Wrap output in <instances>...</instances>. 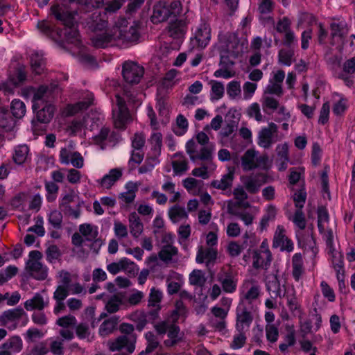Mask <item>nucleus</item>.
Instances as JSON below:
<instances>
[{
	"mask_svg": "<svg viewBox=\"0 0 355 355\" xmlns=\"http://www.w3.org/2000/svg\"><path fill=\"white\" fill-rule=\"evenodd\" d=\"M98 18L97 12L93 14ZM90 26L96 31L92 38V43L96 47H105L109 44H113L123 47H127L135 43L139 37L138 24L135 21L129 22L125 19L117 21L110 29H107V21L104 19H96Z\"/></svg>",
	"mask_w": 355,
	"mask_h": 355,
	"instance_id": "1",
	"label": "nucleus"
},
{
	"mask_svg": "<svg viewBox=\"0 0 355 355\" xmlns=\"http://www.w3.org/2000/svg\"><path fill=\"white\" fill-rule=\"evenodd\" d=\"M248 42L246 37L238 38L236 33L219 34L218 42L213 46L212 55H220V68L215 71L214 75L216 78L229 79L236 75V72L232 68L234 62L225 65L227 58H237L243 53L248 49Z\"/></svg>",
	"mask_w": 355,
	"mask_h": 355,
	"instance_id": "2",
	"label": "nucleus"
},
{
	"mask_svg": "<svg viewBox=\"0 0 355 355\" xmlns=\"http://www.w3.org/2000/svg\"><path fill=\"white\" fill-rule=\"evenodd\" d=\"M182 11L181 3L179 1L167 2L159 1L153 8L151 20L153 23H159L171 17L168 26L170 35L174 38L181 37L187 31V22L182 16H179Z\"/></svg>",
	"mask_w": 355,
	"mask_h": 355,
	"instance_id": "3",
	"label": "nucleus"
},
{
	"mask_svg": "<svg viewBox=\"0 0 355 355\" xmlns=\"http://www.w3.org/2000/svg\"><path fill=\"white\" fill-rule=\"evenodd\" d=\"M156 108L159 112L158 118H157L150 104L146 105V113L150 121V126L153 131L150 138V142L155 149L157 150L160 148L162 144V135L158 130L169 123L170 112L162 98H157Z\"/></svg>",
	"mask_w": 355,
	"mask_h": 355,
	"instance_id": "4",
	"label": "nucleus"
},
{
	"mask_svg": "<svg viewBox=\"0 0 355 355\" xmlns=\"http://www.w3.org/2000/svg\"><path fill=\"white\" fill-rule=\"evenodd\" d=\"M51 10L52 14L55 17V18L62 21L65 26L64 34L66 40L68 43L74 44L77 48L78 50L77 55L79 56L80 61L83 62H92L93 60V58L91 55L86 54L81 48V42L79 38L78 32L76 27L74 26V20L72 15L68 12H62V7L58 5L52 6ZM73 53L76 54V52L74 51Z\"/></svg>",
	"mask_w": 355,
	"mask_h": 355,
	"instance_id": "5",
	"label": "nucleus"
},
{
	"mask_svg": "<svg viewBox=\"0 0 355 355\" xmlns=\"http://www.w3.org/2000/svg\"><path fill=\"white\" fill-rule=\"evenodd\" d=\"M115 103L112 107V119L116 128L125 129L134 118L126 107V101L129 103L140 105L141 101L130 92H115Z\"/></svg>",
	"mask_w": 355,
	"mask_h": 355,
	"instance_id": "6",
	"label": "nucleus"
},
{
	"mask_svg": "<svg viewBox=\"0 0 355 355\" xmlns=\"http://www.w3.org/2000/svg\"><path fill=\"white\" fill-rule=\"evenodd\" d=\"M329 214L324 207H320L318 210V226L319 231L323 234L327 244V250L329 258L331 259L332 264L335 268H340L343 264V257L339 251L336 250L334 244V233L329 230Z\"/></svg>",
	"mask_w": 355,
	"mask_h": 355,
	"instance_id": "7",
	"label": "nucleus"
},
{
	"mask_svg": "<svg viewBox=\"0 0 355 355\" xmlns=\"http://www.w3.org/2000/svg\"><path fill=\"white\" fill-rule=\"evenodd\" d=\"M103 119V115L97 112H91L83 120H73L68 125L67 132L70 135L88 136L90 137L89 132L98 127L99 123Z\"/></svg>",
	"mask_w": 355,
	"mask_h": 355,
	"instance_id": "8",
	"label": "nucleus"
},
{
	"mask_svg": "<svg viewBox=\"0 0 355 355\" xmlns=\"http://www.w3.org/2000/svg\"><path fill=\"white\" fill-rule=\"evenodd\" d=\"M241 165L243 171H250L256 168L266 170L271 164L266 155H260L254 149H248L241 158Z\"/></svg>",
	"mask_w": 355,
	"mask_h": 355,
	"instance_id": "9",
	"label": "nucleus"
},
{
	"mask_svg": "<svg viewBox=\"0 0 355 355\" xmlns=\"http://www.w3.org/2000/svg\"><path fill=\"white\" fill-rule=\"evenodd\" d=\"M120 330L121 332L125 333V335L120 336L111 342L110 344V349L112 351H116L125 348L128 352L132 353L135 348V343L136 340L135 336L132 334L134 330L133 326L124 323L120 326Z\"/></svg>",
	"mask_w": 355,
	"mask_h": 355,
	"instance_id": "10",
	"label": "nucleus"
},
{
	"mask_svg": "<svg viewBox=\"0 0 355 355\" xmlns=\"http://www.w3.org/2000/svg\"><path fill=\"white\" fill-rule=\"evenodd\" d=\"M42 254L38 251H31L26 262V270L37 279H44L47 277V268L40 262Z\"/></svg>",
	"mask_w": 355,
	"mask_h": 355,
	"instance_id": "11",
	"label": "nucleus"
},
{
	"mask_svg": "<svg viewBox=\"0 0 355 355\" xmlns=\"http://www.w3.org/2000/svg\"><path fill=\"white\" fill-rule=\"evenodd\" d=\"M277 131L278 127L274 123L262 128L258 134L257 144L261 148H269L278 139Z\"/></svg>",
	"mask_w": 355,
	"mask_h": 355,
	"instance_id": "12",
	"label": "nucleus"
},
{
	"mask_svg": "<svg viewBox=\"0 0 355 355\" xmlns=\"http://www.w3.org/2000/svg\"><path fill=\"white\" fill-rule=\"evenodd\" d=\"M272 245L282 251L291 252L294 250V243L286 234V230L282 225H278L274 234Z\"/></svg>",
	"mask_w": 355,
	"mask_h": 355,
	"instance_id": "13",
	"label": "nucleus"
},
{
	"mask_svg": "<svg viewBox=\"0 0 355 355\" xmlns=\"http://www.w3.org/2000/svg\"><path fill=\"white\" fill-rule=\"evenodd\" d=\"M211 28L207 22L201 23L196 29L191 42L194 46L205 48L211 40Z\"/></svg>",
	"mask_w": 355,
	"mask_h": 355,
	"instance_id": "14",
	"label": "nucleus"
},
{
	"mask_svg": "<svg viewBox=\"0 0 355 355\" xmlns=\"http://www.w3.org/2000/svg\"><path fill=\"white\" fill-rule=\"evenodd\" d=\"M144 74V68L137 63L128 61L123 65L122 75L129 83H138Z\"/></svg>",
	"mask_w": 355,
	"mask_h": 355,
	"instance_id": "15",
	"label": "nucleus"
},
{
	"mask_svg": "<svg viewBox=\"0 0 355 355\" xmlns=\"http://www.w3.org/2000/svg\"><path fill=\"white\" fill-rule=\"evenodd\" d=\"M93 101V94L91 92H86L83 94L81 99L78 103L67 105L62 110V115L65 116L74 115L87 109Z\"/></svg>",
	"mask_w": 355,
	"mask_h": 355,
	"instance_id": "16",
	"label": "nucleus"
},
{
	"mask_svg": "<svg viewBox=\"0 0 355 355\" xmlns=\"http://www.w3.org/2000/svg\"><path fill=\"white\" fill-rule=\"evenodd\" d=\"M76 318L71 315H65L57 320L56 324L62 327L59 334L63 340H71L74 338L73 327L76 325Z\"/></svg>",
	"mask_w": 355,
	"mask_h": 355,
	"instance_id": "17",
	"label": "nucleus"
},
{
	"mask_svg": "<svg viewBox=\"0 0 355 355\" xmlns=\"http://www.w3.org/2000/svg\"><path fill=\"white\" fill-rule=\"evenodd\" d=\"M186 150L189 155L191 159H209L211 157L214 149H209L206 147H202L200 150L193 139L189 140L186 144Z\"/></svg>",
	"mask_w": 355,
	"mask_h": 355,
	"instance_id": "18",
	"label": "nucleus"
},
{
	"mask_svg": "<svg viewBox=\"0 0 355 355\" xmlns=\"http://www.w3.org/2000/svg\"><path fill=\"white\" fill-rule=\"evenodd\" d=\"M241 181L248 192L255 193L266 182V177L261 173L255 175H245L241 177Z\"/></svg>",
	"mask_w": 355,
	"mask_h": 355,
	"instance_id": "19",
	"label": "nucleus"
},
{
	"mask_svg": "<svg viewBox=\"0 0 355 355\" xmlns=\"http://www.w3.org/2000/svg\"><path fill=\"white\" fill-rule=\"evenodd\" d=\"M155 328L159 334H164L168 331V340H166V345H173L179 340V328L174 325H168L166 322L156 324Z\"/></svg>",
	"mask_w": 355,
	"mask_h": 355,
	"instance_id": "20",
	"label": "nucleus"
},
{
	"mask_svg": "<svg viewBox=\"0 0 355 355\" xmlns=\"http://www.w3.org/2000/svg\"><path fill=\"white\" fill-rule=\"evenodd\" d=\"M174 239V235L171 233H166L164 235V240L167 243L166 245H164L159 252V257L164 261H169L173 257L178 254L177 248L171 245Z\"/></svg>",
	"mask_w": 355,
	"mask_h": 355,
	"instance_id": "21",
	"label": "nucleus"
},
{
	"mask_svg": "<svg viewBox=\"0 0 355 355\" xmlns=\"http://www.w3.org/2000/svg\"><path fill=\"white\" fill-rule=\"evenodd\" d=\"M237 320L236 328L239 331H243L250 327L252 317L250 312L247 311L243 302H240L236 309Z\"/></svg>",
	"mask_w": 355,
	"mask_h": 355,
	"instance_id": "22",
	"label": "nucleus"
},
{
	"mask_svg": "<svg viewBox=\"0 0 355 355\" xmlns=\"http://www.w3.org/2000/svg\"><path fill=\"white\" fill-rule=\"evenodd\" d=\"M260 288L258 286L250 282H246L243 284L241 288V302L243 300L252 302L257 300L259 295Z\"/></svg>",
	"mask_w": 355,
	"mask_h": 355,
	"instance_id": "23",
	"label": "nucleus"
},
{
	"mask_svg": "<svg viewBox=\"0 0 355 355\" xmlns=\"http://www.w3.org/2000/svg\"><path fill=\"white\" fill-rule=\"evenodd\" d=\"M49 303V297L45 294L36 293L31 299L26 300L24 307L28 311L42 310Z\"/></svg>",
	"mask_w": 355,
	"mask_h": 355,
	"instance_id": "24",
	"label": "nucleus"
},
{
	"mask_svg": "<svg viewBox=\"0 0 355 355\" xmlns=\"http://www.w3.org/2000/svg\"><path fill=\"white\" fill-rule=\"evenodd\" d=\"M122 175L121 170L113 168L102 178L96 180L97 184L103 189H109Z\"/></svg>",
	"mask_w": 355,
	"mask_h": 355,
	"instance_id": "25",
	"label": "nucleus"
},
{
	"mask_svg": "<svg viewBox=\"0 0 355 355\" xmlns=\"http://www.w3.org/2000/svg\"><path fill=\"white\" fill-rule=\"evenodd\" d=\"M218 280L221 284L225 292L232 293L237 286V279L230 273L221 272L218 275Z\"/></svg>",
	"mask_w": 355,
	"mask_h": 355,
	"instance_id": "26",
	"label": "nucleus"
},
{
	"mask_svg": "<svg viewBox=\"0 0 355 355\" xmlns=\"http://www.w3.org/2000/svg\"><path fill=\"white\" fill-rule=\"evenodd\" d=\"M242 207L245 210L236 214L245 225H249L252 223L254 216L259 212V208L254 206H250L248 202L242 204Z\"/></svg>",
	"mask_w": 355,
	"mask_h": 355,
	"instance_id": "27",
	"label": "nucleus"
},
{
	"mask_svg": "<svg viewBox=\"0 0 355 355\" xmlns=\"http://www.w3.org/2000/svg\"><path fill=\"white\" fill-rule=\"evenodd\" d=\"M26 79V73L21 69L16 70L13 75L10 76L8 83L3 85H0V90L3 88L10 92L12 88L21 83Z\"/></svg>",
	"mask_w": 355,
	"mask_h": 355,
	"instance_id": "28",
	"label": "nucleus"
},
{
	"mask_svg": "<svg viewBox=\"0 0 355 355\" xmlns=\"http://www.w3.org/2000/svg\"><path fill=\"white\" fill-rule=\"evenodd\" d=\"M271 261V254L268 249H263L255 252L253 256V266L254 268H266Z\"/></svg>",
	"mask_w": 355,
	"mask_h": 355,
	"instance_id": "29",
	"label": "nucleus"
},
{
	"mask_svg": "<svg viewBox=\"0 0 355 355\" xmlns=\"http://www.w3.org/2000/svg\"><path fill=\"white\" fill-rule=\"evenodd\" d=\"M90 143L96 144L104 148L105 145L108 141H110L111 135L108 128L103 127L97 133L90 135Z\"/></svg>",
	"mask_w": 355,
	"mask_h": 355,
	"instance_id": "30",
	"label": "nucleus"
},
{
	"mask_svg": "<svg viewBox=\"0 0 355 355\" xmlns=\"http://www.w3.org/2000/svg\"><path fill=\"white\" fill-rule=\"evenodd\" d=\"M24 315L25 313L21 309H15L6 311L0 316V324L6 325L10 322H17Z\"/></svg>",
	"mask_w": 355,
	"mask_h": 355,
	"instance_id": "31",
	"label": "nucleus"
},
{
	"mask_svg": "<svg viewBox=\"0 0 355 355\" xmlns=\"http://www.w3.org/2000/svg\"><path fill=\"white\" fill-rule=\"evenodd\" d=\"M140 185L137 182H128L125 184V191L120 194V198L125 203H131L136 197V192Z\"/></svg>",
	"mask_w": 355,
	"mask_h": 355,
	"instance_id": "32",
	"label": "nucleus"
},
{
	"mask_svg": "<svg viewBox=\"0 0 355 355\" xmlns=\"http://www.w3.org/2000/svg\"><path fill=\"white\" fill-rule=\"evenodd\" d=\"M134 266V263L127 258H123L119 261L113 262L107 266V270L111 274L115 275L121 271H126L131 266Z\"/></svg>",
	"mask_w": 355,
	"mask_h": 355,
	"instance_id": "33",
	"label": "nucleus"
},
{
	"mask_svg": "<svg viewBox=\"0 0 355 355\" xmlns=\"http://www.w3.org/2000/svg\"><path fill=\"white\" fill-rule=\"evenodd\" d=\"M129 227L132 236L138 238L143 232V224L135 212H132L128 217Z\"/></svg>",
	"mask_w": 355,
	"mask_h": 355,
	"instance_id": "34",
	"label": "nucleus"
},
{
	"mask_svg": "<svg viewBox=\"0 0 355 355\" xmlns=\"http://www.w3.org/2000/svg\"><path fill=\"white\" fill-rule=\"evenodd\" d=\"M31 94H33V111L39 109L42 104L45 101L47 94L49 92V89L45 87H40L37 89L31 88L30 89Z\"/></svg>",
	"mask_w": 355,
	"mask_h": 355,
	"instance_id": "35",
	"label": "nucleus"
},
{
	"mask_svg": "<svg viewBox=\"0 0 355 355\" xmlns=\"http://www.w3.org/2000/svg\"><path fill=\"white\" fill-rule=\"evenodd\" d=\"M333 112L336 115L343 114L348 107L347 99L342 94H334L332 96Z\"/></svg>",
	"mask_w": 355,
	"mask_h": 355,
	"instance_id": "36",
	"label": "nucleus"
},
{
	"mask_svg": "<svg viewBox=\"0 0 355 355\" xmlns=\"http://www.w3.org/2000/svg\"><path fill=\"white\" fill-rule=\"evenodd\" d=\"M126 302L123 300V293H119L110 297L105 304L107 311L110 313L117 311L120 307L125 306Z\"/></svg>",
	"mask_w": 355,
	"mask_h": 355,
	"instance_id": "37",
	"label": "nucleus"
},
{
	"mask_svg": "<svg viewBox=\"0 0 355 355\" xmlns=\"http://www.w3.org/2000/svg\"><path fill=\"white\" fill-rule=\"evenodd\" d=\"M216 255L217 252L214 248H209L204 250L203 248L200 247L197 253L196 262L198 263L206 262L208 266L216 259Z\"/></svg>",
	"mask_w": 355,
	"mask_h": 355,
	"instance_id": "38",
	"label": "nucleus"
},
{
	"mask_svg": "<svg viewBox=\"0 0 355 355\" xmlns=\"http://www.w3.org/2000/svg\"><path fill=\"white\" fill-rule=\"evenodd\" d=\"M172 164L174 173L176 175H182L188 170V162L181 153H177L173 156Z\"/></svg>",
	"mask_w": 355,
	"mask_h": 355,
	"instance_id": "39",
	"label": "nucleus"
},
{
	"mask_svg": "<svg viewBox=\"0 0 355 355\" xmlns=\"http://www.w3.org/2000/svg\"><path fill=\"white\" fill-rule=\"evenodd\" d=\"M227 95L231 100H241V86L239 81L232 80L227 83L226 87Z\"/></svg>",
	"mask_w": 355,
	"mask_h": 355,
	"instance_id": "40",
	"label": "nucleus"
},
{
	"mask_svg": "<svg viewBox=\"0 0 355 355\" xmlns=\"http://www.w3.org/2000/svg\"><path fill=\"white\" fill-rule=\"evenodd\" d=\"M291 220L295 227L298 229L295 231V234L298 241L300 242L301 231L306 227V224L305 216L302 210L297 209Z\"/></svg>",
	"mask_w": 355,
	"mask_h": 355,
	"instance_id": "41",
	"label": "nucleus"
},
{
	"mask_svg": "<svg viewBox=\"0 0 355 355\" xmlns=\"http://www.w3.org/2000/svg\"><path fill=\"white\" fill-rule=\"evenodd\" d=\"M234 175V168H229L227 174L223 175L220 180H215L212 185L217 189L225 190L232 185Z\"/></svg>",
	"mask_w": 355,
	"mask_h": 355,
	"instance_id": "42",
	"label": "nucleus"
},
{
	"mask_svg": "<svg viewBox=\"0 0 355 355\" xmlns=\"http://www.w3.org/2000/svg\"><path fill=\"white\" fill-rule=\"evenodd\" d=\"M293 276L298 281L303 274V260L300 253H295L292 258Z\"/></svg>",
	"mask_w": 355,
	"mask_h": 355,
	"instance_id": "43",
	"label": "nucleus"
},
{
	"mask_svg": "<svg viewBox=\"0 0 355 355\" xmlns=\"http://www.w3.org/2000/svg\"><path fill=\"white\" fill-rule=\"evenodd\" d=\"M144 297V293L139 290L132 289L127 296L123 294V300L126 302L125 307L139 304Z\"/></svg>",
	"mask_w": 355,
	"mask_h": 355,
	"instance_id": "44",
	"label": "nucleus"
},
{
	"mask_svg": "<svg viewBox=\"0 0 355 355\" xmlns=\"http://www.w3.org/2000/svg\"><path fill=\"white\" fill-rule=\"evenodd\" d=\"M163 297L162 291L155 287H153L150 290L148 297V306L155 308L157 310L160 309V302Z\"/></svg>",
	"mask_w": 355,
	"mask_h": 355,
	"instance_id": "45",
	"label": "nucleus"
},
{
	"mask_svg": "<svg viewBox=\"0 0 355 355\" xmlns=\"http://www.w3.org/2000/svg\"><path fill=\"white\" fill-rule=\"evenodd\" d=\"M29 149L26 145H19L15 148L13 160L17 164H24L28 157Z\"/></svg>",
	"mask_w": 355,
	"mask_h": 355,
	"instance_id": "46",
	"label": "nucleus"
},
{
	"mask_svg": "<svg viewBox=\"0 0 355 355\" xmlns=\"http://www.w3.org/2000/svg\"><path fill=\"white\" fill-rule=\"evenodd\" d=\"M78 198L77 194L73 190L69 191L66 192L60 200V208L67 213H70V207L69 204L75 202L76 199Z\"/></svg>",
	"mask_w": 355,
	"mask_h": 355,
	"instance_id": "47",
	"label": "nucleus"
},
{
	"mask_svg": "<svg viewBox=\"0 0 355 355\" xmlns=\"http://www.w3.org/2000/svg\"><path fill=\"white\" fill-rule=\"evenodd\" d=\"M168 214L173 223H178L188 218V214L184 208L178 205L171 207L168 211Z\"/></svg>",
	"mask_w": 355,
	"mask_h": 355,
	"instance_id": "48",
	"label": "nucleus"
},
{
	"mask_svg": "<svg viewBox=\"0 0 355 355\" xmlns=\"http://www.w3.org/2000/svg\"><path fill=\"white\" fill-rule=\"evenodd\" d=\"M76 333L79 339L90 341L94 337L91 328L86 323H80L76 327Z\"/></svg>",
	"mask_w": 355,
	"mask_h": 355,
	"instance_id": "49",
	"label": "nucleus"
},
{
	"mask_svg": "<svg viewBox=\"0 0 355 355\" xmlns=\"http://www.w3.org/2000/svg\"><path fill=\"white\" fill-rule=\"evenodd\" d=\"M331 35L334 37H343L347 34L349 27L345 21L333 22L331 24Z\"/></svg>",
	"mask_w": 355,
	"mask_h": 355,
	"instance_id": "50",
	"label": "nucleus"
},
{
	"mask_svg": "<svg viewBox=\"0 0 355 355\" xmlns=\"http://www.w3.org/2000/svg\"><path fill=\"white\" fill-rule=\"evenodd\" d=\"M189 127L187 119L182 114H179L175 121V124L173 126V132L178 136L184 135Z\"/></svg>",
	"mask_w": 355,
	"mask_h": 355,
	"instance_id": "51",
	"label": "nucleus"
},
{
	"mask_svg": "<svg viewBox=\"0 0 355 355\" xmlns=\"http://www.w3.org/2000/svg\"><path fill=\"white\" fill-rule=\"evenodd\" d=\"M55 108L52 105H46L37 112V120L42 123H48L53 118Z\"/></svg>",
	"mask_w": 355,
	"mask_h": 355,
	"instance_id": "52",
	"label": "nucleus"
},
{
	"mask_svg": "<svg viewBox=\"0 0 355 355\" xmlns=\"http://www.w3.org/2000/svg\"><path fill=\"white\" fill-rule=\"evenodd\" d=\"M31 64L33 71L35 73H41L44 68V61L42 55L39 53H33L31 58Z\"/></svg>",
	"mask_w": 355,
	"mask_h": 355,
	"instance_id": "53",
	"label": "nucleus"
},
{
	"mask_svg": "<svg viewBox=\"0 0 355 355\" xmlns=\"http://www.w3.org/2000/svg\"><path fill=\"white\" fill-rule=\"evenodd\" d=\"M79 230L80 234L87 241H92L94 239L98 234L97 227L90 224L80 225Z\"/></svg>",
	"mask_w": 355,
	"mask_h": 355,
	"instance_id": "54",
	"label": "nucleus"
},
{
	"mask_svg": "<svg viewBox=\"0 0 355 355\" xmlns=\"http://www.w3.org/2000/svg\"><path fill=\"white\" fill-rule=\"evenodd\" d=\"M177 75L178 71L175 69L170 70L163 79L161 85L159 87L158 91L160 92L162 87L166 89L171 88L177 83L175 79Z\"/></svg>",
	"mask_w": 355,
	"mask_h": 355,
	"instance_id": "55",
	"label": "nucleus"
},
{
	"mask_svg": "<svg viewBox=\"0 0 355 355\" xmlns=\"http://www.w3.org/2000/svg\"><path fill=\"white\" fill-rule=\"evenodd\" d=\"M77 153L71 146L64 147L60 152V161L62 164L68 165Z\"/></svg>",
	"mask_w": 355,
	"mask_h": 355,
	"instance_id": "56",
	"label": "nucleus"
},
{
	"mask_svg": "<svg viewBox=\"0 0 355 355\" xmlns=\"http://www.w3.org/2000/svg\"><path fill=\"white\" fill-rule=\"evenodd\" d=\"M257 88V84L250 81L245 82L241 88L243 90V94L241 93V100L250 101L253 97Z\"/></svg>",
	"mask_w": 355,
	"mask_h": 355,
	"instance_id": "57",
	"label": "nucleus"
},
{
	"mask_svg": "<svg viewBox=\"0 0 355 355\" xmlns=\"http://www.w3.org/2000/svg\"><path fill=\"white\" fill-rule=\"evenodd\" d=\"M49 341V352L54 355H62L63 354V341L64 340H60L59 338H51L48 340Z\"/></svg>",
	"mask_w": 355,
	"mask_h": 355,
	"instance_id": "58",
	"label": "nucleus"
},
{
	"mask_svg": "<svg viewBox=\"0 0 355 355\" xmlns=\"http://www.w3.org/2000/svg\"><path fill=\"white\" fill-rule=\"evenodd\" d=\"M225 92V87L223 84L218 81L211 82V100L218 101L220 99Z\"/></svg>",
	"mask_w": 355,
	"mask_h": 355,
	"instance_id": "59",
	"label": "nucleus"
},
{
	"mask_svg": "<svg viewBox=\"0 0 355 355\" xmlns=\"http://www.w3.org/2000/svg\"><path fill=\"white\" fill-rule=\"evenodd\" d=\"M11 111L16 118H21L26 113L25 104L20 100L15 99L11 103Z\"/></svg>",
	"mask_w": 355,
	"mask_h": 355,
	"instance_id": "60",
	"label": "nucleus"
},
{
	"mask_svg": "<svg viewBox=\"0 0 355 355\" xmlns=\"http://www.w3.org/2000/svg\"><path fill=\"white\" fill-rule=\"evenodd\" d=\"M270 94L264 93L262 100V107L265 112L274 111L278 108V101L270 96Z\"/></svg>",
	"mask_w": 355,
	"mask_h": 355,
	"instance_id": "61",
	"label": "nucleus"
},
{
	"mask_svg": "<svg viewBox=\"0 0 355 355\" xmlns=\"http://www.w3.org/2000/svg\"><path fill=\"white\" fill-rule=\"evenodd\" d=\"M4 347L10 349L12 352H19L23 347L21 339L19 336L10 338L4 345Z\"/></svg>",
	"mask_w": 355,
	"mask_h": 355,
	"instance_id": "62",
	"label": "nucleus"
},
{
	"mask_svg": "<svg viewBox=\"0 0 355 355\" xmlns=\"http://www.w3.org/2000/svg\"><path fill=\"white\" fill-rule=\"evenodd\" d=\"M205 282V273L200 270H194L189 275V282L192 285L201 286Z\"/></svg>",
	"mask_w": 355,
	"mask_h": 355,
	"instance_id": "63",
	"label": "nucleus"
},
{
	"mask_svg": "<svg viewBox=\"0 0 355 355\" xmlns=\"http://www.w3.org/2000/svg\"><path fill=\"white\" fill-rule=\"evenodd\" d=\"M294 52L291 49H282L279 53V61L282 64L290 66L293 61Z\"/></svg>",
	"mask_w": 355,
	"mask_h": 355,
	"instance_id": "64",
	"label": "nucleus"
}]
</instances>
